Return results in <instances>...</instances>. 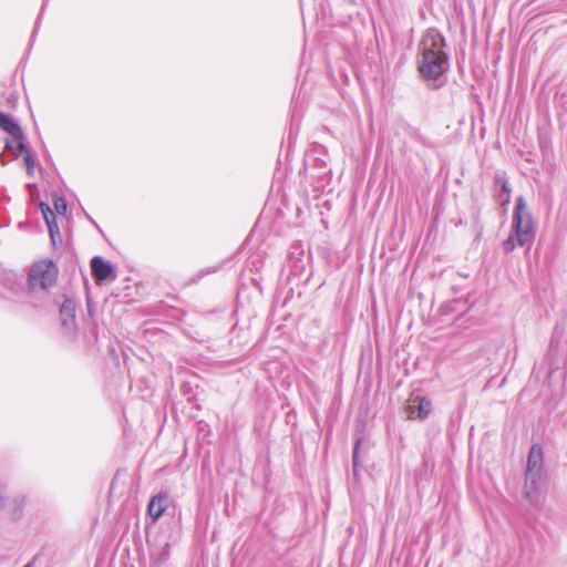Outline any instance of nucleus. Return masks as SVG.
Instances as JSON below:
<instances>
[{"instance_id":"f8f14e48","label":"nucleus","mask_w":567,"mask_h":567,"mask_svg":"<svg viewBox=\"0 0 567 567\" xmlns=\"http://www.w3.org/2000/svg\"><path fill=\"white\" fill-rule=\"evenodd\" d=\"M47 224V227H48V230H49V235H50V239L52 241V245L54 247H56L58 245H61L62 244V237H61V233H60V229H59V226H58V223H56V217L53 218V219H48L45 221Z\"/></svg>"},{"instance_id":"f257e3e1","label":"nucleus","mask_w":567,"mask_h":567,"mask_svg":"<svg viewBox=\"0 0 567 567\" xmlns=\"http://www.w3.org/2000/svg\"><path fill=\"white\" fill-rule=\"evenodd\" d=\"M534 220L523 197H518L512 217L511 234L502 241L504 254H511L517 247L528 246L534 240Z\"/></svg>"},{"instance_id":"5701e85b","label":"nucleus","mask_w":567,"mask_h":567,"mask_svg":"<svg viewBox=\"0 0 567 567\" xmlns=\"http://www.w3.org/2000/svg\"><path fill=\"white\" fill-rule=\"evenodd\" d=\"M23 567H32L31 563H28L27 565H24Z\"/></svg>"},{"instance_id":"2eb2a0df","label":"nucleus","mask_w":567,"mask_h":567,"mask_svg":"<svg viewBox=\"0 0 567 567\" xmlns=\"http://www.w3.org/2000/svg\"><path fill=\"white\" fill-rule=\"evenodd\" d=\"M53 206L59 215H65L68 210V203L64 197L56 196L53 199Z\"/></svg>"},{"instance_id":"f03ea898","label":"nucleus","mask_w":567,"mask_h":567,"mask_svg":"<svg viewBox=\"0 0 567 567\" xmlns=\"http://www.w3.org/2000/svg\"><path fill=\"white\" fill-rule=\"evenodd\" d=\"M59 268L51 259H42L32 264L28 272V288L32 293H49L55 286Z\"/></svg>"},{"instance_id":"aec40b11","label":"nucleus","mask_w":567,"mask_h":567,"mask_svg":"<svg viewBox=\"0 0 567 567\" xmlns=\"http://www.w3.org/2000/svg\"><path fill=\"white\" fill-rule=\"evenodd\" d=\"M24 157V163L27 165V171H28V174H32L33 173V167H34V159L32 157V155L30 154L29 150L23 153Z\"/></svg>"},{"instance_id":"1a4fd4ad","label":"nucleus","mask_w":567,"mask_h":567,"mask_svg":"<svg viewBox=\"0 0 567 567\" xmlns=\"http://www.w3.org/2000/svg\"><path fill=\"white\" fill-rule=\"evenodd\" d=\"M168 503L169 495L167 493H159L151 498L147 512L153 520H157L165 513Z\"/></svg>"},{"instance_id":"0eeeda50","label":"nucleus","mask_w":567,"mask_h":567,"mask_svg":"<svg viewBox=\"0 0 567 567\" xmlns=\"http://www.w3.org/2000/svg\"><path fill=\"white\" fill-rule=\"evenodd\" d=\"M75 302L72 298L65 297L60 306L61 324L66 332H73L76 328Z\"/></svg>"},{"instance_id":"dca6fc26","label":"nucleus","mask_w":567,"mask_h":567,"mask_svg":"<svg viewBox=\"0 0 567 567\" xmlns=\"http://www.w3.org/2000/svg\"><path fill=\"white\" fill-rule=\"evenodd\" d=\"M40 209H41V213L43 215V218H44V221H47L48 219H53L55 218V214L52 212L51 207L49 206V204L44 203V202H41L40 205H39Z\"/></svg>"},{"instance_id":"a211bd4d","label":"nucleus","mask_w":567,"mask_h":567,"mask_svg":"<svg viewBox=\"0 0 567 567\" xmlns=\"http://www.w3.org/2000/svg\"><path fill=\"white\" fill-rule=\"evenodd\" d=\"M497 183L501 184V188L505 193V198L502 204L507 205L511 202V188H509L507 182L503 178H498Z\"/></svg>"},{"instance_id":"6e6552de","label":"nucleus","mask_w":567,"mask_h":567,"mask_svg":"<svg viewBox=\"0 0 567 567\" xmlns=\"http://www.w3.org/2000/svg\"><path fill=\"white\" fill-rule=\"evenodd\" d=\"M415 415L421 420L425 419V396L420 389H413L408 404L409 419H414Z\"/></svg>"},{"instance_id":"423d86ee","label":"nucleus","mask_w":567,"mask_h":567,"mask_svg":"<svg viewBox=\"0 0 567 567\" xmlns=\"http://www.w3.org/2000/svg\"><path fill=\"white\" fill-rule=\"evenodd\" d=\"M91 274L96 284L116 279V269L101 256H94L91 261Z\"/></svg>"},{"instance_id":"6ab92c4d","label":"nucleus","mask_w":567,"mask_h":567,"mask_svg":"<svg viewBox=\"0 0 567 567\" xmlns=\"http://www.w3.org/2000/svg\"><path fill=\"white\" fill-rule=\"evenodd\" d=\"M47 1H48V0H43V4H42V8H41V11H40V13H39V16H38V18H37V21H35V24H34V29H33V31H32L31 39H30V44H29L30 47L32 45L33 40H34V38H35V34H37V32H38V30H39L40 20H41V18H42V13H43L44 7H45V4H47Z\"/></svg>"},{"instance_id":"20e7f679","label":"nucleus","mask_w":567,"mask_h":567,"mask_svg":"<svg viewBox=\"0 0 567 567\" xmlns=\"http://www.w3.org/2000/svg\"><path fill=\"white\" fill-rule=\"evenodd\" d=\"M544 468V452L539 444H533L527 457L525 495L533 501L539 492V482Z\"/></svg>"},{"instance_id":"4468645a","label":"nucleus","mask_w":567,"mask_h":567,"mask_svg":"<svg viewBox=\"0 0 567 567\" xmlns=\"http://www.w3.org/2000/svg\"><path fill=\"white\" fill-rule=\"evenodd\" d=\"M362 443V439L358 437L354 442L353 451H352V467L354 476H358V466H359V450Z\"/></svg>"},{"instance_id":"ddd939ff","label":"nucleus","mask_w":567,"mask_h":567,"mask_svg":"<svg viewBox=\"0 0 567 567\" xmlns=\"http://www.w3.org/2000/svg\"><path fill=\"white\" fill-rule=\"evenodd\" d=\"M417 71L421 78L425 79V35H422L419 42Z\"/></svg>"},{"instance_id":"412c9836","label":"nucleus","mask_w":567,"mask_h":567,"mask_svg":"<svg viewBox=\"0 0 567 567\" xmlns=\"http://www.w3.org/2000/svg\"><path fill=\"white\" fill-rule=\"evenodd\" d=\"M218 269V267H213V268H206V269H203L200 270L196 277L194 279H192L193 282H197L199 279H202L204 276L208 275V274H213V272H216Z\"/></svg>"},{"instance_id":"9d476101","label":"nucleus","mask_w":567,"mask_h":567,"mask_svg":"<svg viewBox=\"0 0 567 567\" xmlns=\"http://www.w3.org/2000/svg\"><path fill=\"white\" fill-rule=\"evenodd\" d=\"M6 148H8L16 157L28 151L22 130L20 134L12 135V140L6 141Z\"/></svg>"},{"instance_id":"7ed1b4c3","label":"nucleus","mask_w":567,"mask_h":567,"mask_svg":"<svg viewBox=\"0 0 567 567\" xmlns=\"http://www.w3.org/2000/svg\"><path fill=\"white\" fill-rule=\"evenodd\" d=\"M431 40V47L427 48V80H439L449 69L446 53L443 48L444 39L434 30L427 31V40Z\"/></svg>"},{"instance_id":"f3484780","label":"nucleus","mask_w":567,"mask_h":567,"mask_svg":"<svg viewBox=\"0 0 567 567\" xmlns=\"http://www.w3.org/2000/svg\"><path fill=\"white\" fill-rule=\"evenodd\" d=\"M13 504H14V509H13V513H12V519H18L20 518V516L22 515V509H23V498H16L13 499Z\"/></svg>"},{"instance_id":"b1692460","label":"nucleus","mask_w":567,"mask_h":567,"mask_svg":"<svg viewBox=\"0 0 567 567\" xmlns=\"http://www.w3.org/2000/svg\"><path fill=\"white\" fill-rule=\"evenodd\" d=\"M423 249H424V246L421 247L420 255L423 252Z\"/></svg>"},{"instance_id":"9b49d317","label":"nucleus","mask_w":567,"mask_h":567,"mask_svg":"<svg viewBox=\"0 0 567 567\" xmlns=\"http://www.w3.org/2000/svg\"><path fill=\"white\" fill-rule=\"evenodd\" d=\"M0 128L10 135H17L21 133V126L10 115L0 111Z\"/></svg>"},{"instance_id":"4be33fe9","label":"nucleus","mask_w":567,"mask_h":567,"mask_svg":"<svg viewBox=\"0 0 567 567\" xmlns=\"http://www.w3.org/2000/svg\"><path fill=\"white\" fill-rule=\"evenodd\" d=\"M4 495H3V492L2 489L0 488V509L4 508Z\"/></svg>"},{"instance_id":"39448f33","label":"nucleus","mask_w":567,"mask_h":567,"mask_svg":"<svg viewBox=\"0 0 567 567\" xmlns=\"http://www.w3.org/2000/svg\"><path fill=\"white\" fill-rule=\"evenodd\" d=\"M309 255H306L305 246L301 241H295L290 245L288 251V267L290 274L297 277H301L309 264Z\"/></svg>"}]
</instances>
